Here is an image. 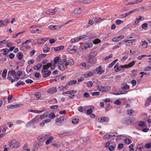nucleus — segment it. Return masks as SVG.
Returning a JSON list of instances; mask_svg holds the SVG:
<instances>
[{
    "label": "nucleus",
    "instance_id": "nucleus-46",
    "mask_svg": "<svg viewBox=\"0 0 151 151\" xmlns=\"http://www.w3.org/2000/svg\"><path fill=\"white\" fill-rule=\"evenodd\" d=\"M31 42L30 40H27L24 42H23L22 45V47H25L26 44H28Z\"/></svg>",
    "mask_w": 151,
    "mask_h": 151
},
{
    "label": "nucleus",
    "instance_id": "nucleus-33",
    "mask_svg": "<svg viewBox=\"0 0 151 151\" xmlns=\"http://www.w3.org/2000/svg\"><path fill=\"white\" fill-rule=\"evenodd\" d=\"M77 81L76 80H72L69 81L67 83V85L71 86L74 84L77 83Z\"/></svg>",
    "mask_w": 151,
    "mask_h": 151
},
{
    "label": "nucleus",
    "instance_id": "nucleus-5",
    "mask_svg": "<svg viewBox=\"0 0 151 151\" xmlns=\"http://www.w3.org/2000/svg\"><path fill=\"white\" fill-rule=\"evenodd\" d=\"M96 59L95 58H89L87 62L88 66L89 67L93 66L96 63Z\"/></svg>",
    "mask_w": 151,
    "mask_h": 151
},
{
    "label": "nucleus",
    "instance_id": "nucleus-36",
    "mask_svg": "<svg viewBox=\"0 0 151 151\" xmlns=\"http://www.w3.org/2000/svg\"><path fill=\"white\" fill-rule=\"evenodd\" d=\"M93 74L94 73L93 72H88L87 73L84 74V76L85 78H87L89 76H92L93 75Z\"/></svg>",
    "mask_w": 151,
    "mask_h": 151
},
{
    "label": "nucleus",
    "instance_id": "nucleus-10",
    "mask_svg": "<svg viewBox=\"0 0 151 151\" xmlns=\"http://www.w3.org/2000/svg\"><path fill=\"white\" fill-rule=\"evenodd\" d=\"M109 119L107 117L104 116L98 119V121L99 122H108L109 121Z\"/></svg>",
    "mask_w": 151,
    "mask_h": 151
},
{
    "label": "nucleus",
    "instance_id": "nucleus-48",
    "mask_svg": "<svg viewBox=\"0 0 151 151\" xmlns=\"http://www.w3.org/2000/svg\"><path fill=\"white\" fill-rule=\"evenodd\" d=\"M93 85L92 82L91 81H89L87 83V86L88 88H91L92 87Z\"/></svg>",
    "mask_w": 151,
    "mask_h": 151
},
{
    "label": "nucleus",
    "instance_id": "nucleus-16",
    "mask_svg": "<svg viewBox=\"0 0 151 151\" xmlns=\"http://www.w3.org/2000/svg\"><path fill=\"white\" fill-rule=\"evenodd\" d=\"M96 71L97 72V73L101 74L102 73L104 72V71L101 69V66H99L97 67L96 70Z\"/></svg>",
    "mask_w": 151,
    "mask_h": 151
},
{
    "label": "nucleus",
    "instance_id": "nucleus-8",
    "mask_svg": "<svg viewBox=\"0 0 151 151\" xmlns=\"http://www.w3.org/2000/svg\"><path fill=\"white\" fill-rule=\"evenodd\" d=\"M123 35H121L117 37H115L112 38V41L114 42H117L123 39L124 37Z\"/></svg>",
    "mask_w": 151,
    "mask_h": 151
},
{
    "label": "nucleus",
    "instance_id": "nucleus-59",
    "mask_svg": "<svg viewBox=\"0 0 151 151\" xmlns=\"http://www.w3.org/2000/svg\"><path fill=\"white\" fill-rule=\"evenodd\" d=\"M123 21L119 19H117L116 21V24L117 25H119L123 23Z\"/></svg>",
    "mask_w": 151,
    "mask_h": 151
},
{
    "label": "nucleus",
    "instance_id": "nucleus-61",
    "mask_svg": "<svg viewBox=\"0 0 151 151\" xmlns=\"http://www.w3.org/2000/svg\"><path fill=\"white\" fill-rule=\"evenodd\" d=\"M79 119H73L72 121V123L74 124H76L78 123Z\"/></svg>",
    "mask_w": 151,
    "mask_h": 151
},
{
    "label": "nucleus",
    "instance_id": "nucleus-12",
    "mask_svg": "<svg viewBox=\"0 0 151 151\" xmlns=\"http://www.w3.org/2000/svg\"><path fill=\"white\" fill-rule=\"evenodd\" d=\"M93 45V44L92 43L87 42L85 44L84 46H82V47L83 49L86 50L87 48L92 47Z\"/></svg>",
    "mask_w": 151,
    "mask_h": 151
},
{
    "label": "nucleus",
    "instance_id": "nucleus-3",
    "mask_svg": "<svg viewBox=\"0 0 151 151\" xmlns=\"http://www.w3.org/2000/svg\"><path fill=\"white\" fill-rule=\"evenodd\" d=\"M20 143L15 140H13L9 144V146L11 148H18L20 146Z\"/></svg>",
    "mask_w": 151,
    "mask_h": 151
},
{
    "label": "nucleus",
    "instance_id": "nucleus-21",
    "mask_svg": "<svg viewBox=\"0 0 151 151\" xmlns=\"http://www.w3.org/2000/svg\"><path fill=\"white\" fill-rule=\"evenodd\" d=\"M67 62L68 64V65L72 66L74 64V61L71 58H69L68 60H67Z\"/></svg>",
    "mask_w": 151,
    "mask_h": 151
},
{
    "label": "nucleus",
    "instance_id": "nucleus-30",
    "mask_svg": "<svg viewBox=\"0 0 151 151\" xmlns=\"http://www.w3.org/2000/svg\"><path fill=\"white\" fill-rule=\"evenodd\" d=\"M47 55L45 54H41L37 58V59L39 61H40L41 59L44 58Z\"/></svg>",
    "mask_w": 151,
    "mask_h": 151
},
{
    "label": "nucleus",
    "instance_id": "nucleus-35",
    "mask_svg": "<svg viewBox=\"0 0 151 151\" xmlns=\"http://www.w3.org/2000/svg\"><path fill=\"white\" fill-rule=\"evenodd\" d=\"M142 44L141 45L144 48H146L148 45V43L146 41L144 40L143 41H142Z\"/></svg>",
    "mask_w": 151,
    "mask_h": 151
},
{
    "label": "nucleus",
    "instance_id": "nucleus-14",
    "mask_svg": "<svg viewBox=\"0 0 151 151\" xmlns=\"http://www.w3.org/2000/svg\"><path fill=\"white\" fill-rule=\"evenodd\" d=\"M22 104H17L14 105H9L7 106V108L9 109L11 108L12 109H13L15 108H17L19 107L20 106H22Z\"/></svg>",
    "mask_w": 151,
    "mask_h": 151
},
{
    "label": "nucleus",
    "instance_id": "nucleus-4",
    "mask_svg": "<svg viewBox=\"0 0 151 151\" xmlns=\"http://www.w3.org/2000/svg\"><path fill=\"white\" fill-rule=\"evenodd\" d=\"M51 135V134L49 133H48L45 135L43 134L39 136L37 138V139L39 141H42L43 142L46 139H47Z\"/></svg>",
    "mask_w": 151,
    "mask_h": 151
},
{
    "label": "nucleus",
    "instance_id": "nucleus-34",
    "mask_svg": "<svg viewBox=\"0 0 151 151\" xmlns=\"http://www.w3.org/2000/svg\"><path fill=\"white\" fill-rule=\"evenodd\" d=\"M42 31L41 30H40V29H37L35 30L31 31V33L34 34L37 32L39 34H41L42 33Z\"/></svg>",
    "mask_w": 151,
    "mask_h": 151
},
{
    "label": "nucleus",
    "instance_id": "nucleus-50",
    "mask_svg": "<svg viewBox=\"0 0 151 151\" xmlns=\"http://www.w3.org/2000/svg\"><path fill=\"white\" fill-rule=\"evenodd\" d=\"M81 65L85 69H88L89 67L88 66V64H87V65H86V63L84 62H82L81 63Z\"/></svg>",
    "mask_w": 151,
    "mask_h": 151
},
{
    "label": "nucleus",
    "instance_id": "nucleus-17",
    "mask_svg": "<svg viewBox=\"0 0 151 151\" xmlns=\"http://www.w3.org/2000/svg\"><path fill=\"white\" fill-rule=\"evenodd\" d=\"M47 139L45 142V144L46 145H48L50 144L51 142L54 139V138L53 137L50 135Z\"/></svg>",
    "mask_w": 151,
    "mask_h": 151
},
{
    "label": "nucleus",
    "instance_id": "nucleus-20",
    "mask_svg": "<svg viewBox=\"0 0 151 151\" xmlns=\"http://www.w3.org/2000/svg\"><path fill=\"white\" fill-rule=\"evenodd\" d=\"M61 145V143L59 142H54L51 145H53L55 148L59 147Z\"/></svg>",
    "mask_w": 151,
    "mask_h": 151
},
{
    "label": "nucleus",
    "instance_id": "nucleus-9",
    "mask_svg": "<svg viewBox=\"0 0 151 151\" xmlns=\"http://www.w3.org/2000/svg\"><path fill=\"white\" fill-rule=\"evenodd\" d=\"M57 11V9L55 8L53 9H50L46 11V13L47 14L53 15Z\"/></svg>",
    "mask_w": 151,
    "mask_h": 151
},
{
    "label": "nucleus",
    "instance_id": "nucleus-43",
    "mask_svg": "<svg viewBox=\"0 0 151 151\" xmlns=\"http://www.w3.org/2000/svg\"><path fill=\"white\" fill-rule=\"evenodd\" d=\"M51 66V63H47L46 65H43V68L42 69H45V70H48L47 69L49 68Z\"/></svg>",
    "mask_w": 151,
    "mask_h": 151
},
{
    "label": "nucleus",
    "instance_id": "nucleus-56",
    "mask_svg": "<svg viewBox=\"0 0 151 151\" xmlns=\"http://www.w3.org/2000/svg\"><path fill=\"white\" fill-rule=\"evenodd\" d=\"M3 51H4L3 55H6L9 52L8 49L6 48L3 49Z\"/></svg>",
    "mask_w": 151,
    "mask_h": 151
},
{
    "label": "nucleus",
    "instance_id": "nucleus-54",
    "mask_svg": "<svg viewBox=\"0 0 151 151\" xmlns=\"http://www.w3.org/2000/svg\"><path fill=\"white\" fill-rule=\"evenodd\" d=\"M34 148L33 150L34 151H36L39 148V146L38 145L37 143H35L34 145Z\"/></svg>",
    "mask_w": 151,
    "mask_h": 151
},
{
    "label": "nucleus",
    "instance_id": "nucleus-24",
    "mask_svg": "<svg viewBox=\"0 0 151 151\" xmlns=\"http://www.w3.org/2000/svg\"><path fill=\"white\" fill-rule=\"evenodd\" d=\"M64 117H60L58 118H57L55 119L56 123H61L64 120Z\"/></svg>",
    "mask_w": 151,
    "mask_h": 151
},
{
    "label": "nucleus",
    "instance_id": "nucleus-37",
    "mask_svg": "<svg viewBox=\"0 0 151 151\" xmlns=\"http://www.w3.org/2000/svg\"><path fill=\"white\" fill-rule=\"evenodd\" d=\"M25 84L24 82L21 81H19L17 82V84L15 85V86L16 87H18L21 85L23 86Z\"/></svg>",
    "mask_w": 151,
    "mask_h": 151
},
{
    "label": "nucleus",
    "instance_id": "nucleus-58",
    "mask_svg": "<svg viewBox=\"0 0 151 151\" xmlns=\"http://www.w3.org/2000/svg\"><path fill=\"white\" fill-rule=\"evenodd\" d=\"M100 93L99 92L96 91V92H95L92 93H91V95L92 96H96L99 95L100 94Z\"/></svg>",
    "mask_w": 151,
    "mask_h": 151
},
{
    "label": "nucleus",
    "instance_id": "nucleus-57",
    "mask_svg": "<svg viewBox=\"0 0 151 151\" xmlns=\"http://www.w3.org/2000/svg\"><path fill=\"white\" fill-rule=\"evenodd\" d=\"M124 142L127 145H129L132 143V141L128 139H126L124 140Z\"/></svg>",
    "mask_w": 151,
    "mask_h": 151
},
{
    "label": "nucleus",
    "instance_id": "nucleus-42",
    "mask_svg": "<svg viewBox=\"0 0 151 151\" xmlns=\"http://www.w3.org/2000/svg\"><path fill=\"white\" fill-rule=\"evenodd\" d=\"M142 17L141 16H139L137 18L135 21L134 24V25H137L139 22V21H140L141 20H142Z\"/></svg>",
    "mask_w": 151,
    "mask_h": 151
},
{
    "label": "nucleus",
    "instance_id": "nucleus-38",
    "mask_svg": "<svg viewBox=\"0 0 151 151\" xmlns=\"http://www.w3.org/2000/svg\"><path fill=\"white\" fill-rule=\"evenodd\" d=\"M60 61L59 57L58 56H57L54 58V60L52 62L56 65L57 63L59 62Z\"/></svg>",
    "mask_w": 151,
    "mask_h": 151
},
{
    "label": "nucleus",
    "instance_id": "nucleus-60",
    "mask_svg": "<svg viewBox=\"0 0 151 151\" xmlns=\"http://www.w3.org/2000/svg\"><path fill=\"white\" fill-rule=\"evenodd\" d=\"M109 136V133L106 134L103 137V139H110Z\"/></svg>",
    "mask_w": 151,
    "mask_h": 151
},
{
    "label": "nucleus",
    "instance_id": "nucleus-51",
    "mask_svg": "<svg viewBox=\"0 0 151 151\" xmlns=\"http://www.w3.org/2000/svg\"><path fill=\"white\" fill-rule=\"evenodd\" d=\"M101 42V40L99 39H95L93 42V43L95 44L96 45L100 43Z\"/></svg>",
    "mask_w": 151,
    "mask_h": 151
},
{
    "label": "nucleus",
    "instance_id": "nucleus-63",
    "mask_svg": "<svg viewBox=\"0 0 151 151\" xmlns=\"http://www.w3.org/2000/svg\"><path fill=\"white\" fill-rule=\"evenodd\" d=\"M41 94L39 92H37L35 94V96L36 98L39 99L41 97Z\"/></svg>",
    "mask_w": 151,
    "mask_h": 151
},
{
    "label": "nucleus",
    "instance_id": "nucleus-53",
    "mask_svg": "<svg viewBox=\"0 0 151 151\" xmlns=\"http://www.w3.org/2000/svg\"><path fill=\"white\" fill-rule=\"evenodd\" d=\"M7 41H8L6 40L0 41V46H3L4 44L7 43Z\"/></svg>",
    "mask_w": 151,
    "mask_h": 151
},
{
    "label": "nucleus",
    "instance_id": "nucleus-45",
    "mask_svg": "<svg viewBox=\"0 0 151 151\" xmlns=\"http://www.w3.org/2000/svg\"><path fill=\"white\" fill-rule=\"evenodd\" d=\"M7 71V69H5L3 71L2 74V76L3 78H5L6 77Z\"/></svg>",
    "mask_w": 151,
    "mask_h": 151
},
{
    "label": "nucleus",
    "instance_id": "nucleus-31",
    "mask_svg": "<svg viewBox=\"0 0 151 151\" xmlns=\"http://www.w3.org/2000/svg\"><path fill=\"white\" fill-rule=\"evenodd\" d=\"M82 11L80 8H78L75 9L74 13L76 14H79L81 13Z\"/></svg>",
    "mask_w": 151,
    "mask_h": 151
},
{
    "label": "nucleus",
    "instance_id": "nucleus-41",
    "mask_svg": "<svg viewBox=\"0 0 151 151\" xmlns=\"http://www.w3.org/2000/svg\"><path fill=\"white\" fill-rule=\"evenodd\" d=\"M150 56H151V55H146L144 54V55H141L138 56L137 58V59L138 60H140L141 59H142V58H144L145 57H150Z\"/></svg>",
    "mask_w": 151,
    "mask_h": 151
},
{
    "label": "nucleus",
    "instance_id": "nucleus-18",
    "mask_svg": "<svg viewBox=\"0 0 151 151\" xmlns=\"http://www.w3.org/2000/svg\"><path fill=\"white\" fill-rule=\"evenodd\" d=\"M64 46L63 45H62L60 46H58L55 47H53L54 50L55 52H57L60 50H62L64 49Z\"/></svg>",
    "mask_w": 151,
    "mask_h": 151
},
{
    "label": "nucleus",
    "instance_id": "nucleus-29",
    "mask_svg": "<svg viewBox=\"0 0 151 151\" xmlns=\"http://www.w3.org/2000/svg\"><path fill=\"white\" fill-rule=\"evenodd\" d=\"M150 101H151V96L149 97L147 99L145 104V106L147 107L149 105Z\"/></svg>",
    "mask_w": 151,
    "mask_h": 151
},
{
    "label": "nucleus",
    "instance_id": "nucleus-11",
    "mask_svg": "<svg viewBox=\"0 0 151 151\" xmlns=\"http://www.w3.org/2000/svg\"><path fill=\"white\" fill-rule=\"evenodd\" d=\"M57 91V88L55 87H52L49 88L47 91V92L50 94H52L56 93Z\"/></svg>",
    "mask_w": 151,
    "mask_h": 151
},
{
    "label": "nucleus",
    "instance_id": "nucleus-27",
    "mask_svg": "<svg viewBox=\"0 0 151 151\" xmlns=\"http://www.w3.org/2000/svg\"><path fill=\"white\" fill-rule=\"evenodd\" d=\"M93 19L96 23L101 22L104 20V19L98 17H93Z\"/></svg>",
    "mask_w": 151,
    "mask_h": 151
},
{
    "label": "nucleus",
    "instance_id": "nucleus-62",
    "mask_svg": "<svg viewBox=\"0 0 151 151\" xmlns=\"http://www.w3.org/2000/svg\"><path fill=\"white\" fill-rule=\"evenodd\" d=\"M151 66L150 67L149 66H147L144 69V70L145 71H150L151 70Z\"/></svg>",
    "mask_w": 151,
    "mask_h": 151
},
{
    "label": "nucleus",
    "instance_id": "nucleus-52",
    "mask_svg": "<svg viewBox=\"0 0 151 151\" xmlns=\"http://www.w3.org/2000/svg\"><path fill=\"white\" fill-rule=\"evenodd\" d=\"M9 21L8 19H6L4 21H3V22L2 23L3 26H6L9 23Z\"/></svg>",
    "mask_w": 151,
    "mask_h": 151
},
{
    "label": "nucleus",
    "instance_id": "nucleus-1",
    "mask_svg": "<svg viewBox=\"0 0 151 151\" xmlns=\"http://www.w3.org/2000/svg\"><path fill=\"white\" fill-rule=\"evenodd\" d=\"M68 66L67 60L65 59L60 60L58 63V67L62 71H64Z\"/></svg>",
    "mask_w": 151,
    "mask_h": 151
},
{
    "label": "nucleus",
    "instance_id": "nucleus-40",
    "mask_svg": "<svg viewBox=\"0 0 151 151\" xmlns=\"http://www.w3.org/2000/svg\"><path fill=\"white\" fill-rule=\"evenodd\" d=\"M118 60L117 59H116L111 63L109 64L108 66V68H111Z\"/></svg>",
    "mask_w": 151,
    "mask_h": 151
},
{
    "label": "nucleus",
    "instance_id": "nucleus-28",
    "mask_svg": "<svg viewBox=\"0 0 151 151\" xmlns=\"http://www.w3.org/2000/svg\"><path fill=\"white\" fill-rule=\"evenodd\" d=\"M143 144H141L137 145L135 151H141V149L143 148Z\"/></svg>",
    "mask_w": 151,
    "mask_h": 151
},
{
    "label": "nucleus",
    "instance_id": "nucleus-26",
    "mask_svg": "<svg viewBox=\"0 0 151 151\" xmlns=\"http://www.w3.org/2000/svg\"><path fill=\"white\" fill-rule=\"evenodd\" d=\"M136 40L135 39L132 40H128L127 41H128L127 44H126V45L128 46H131L132 45L133 42Z\"/></svg>",
    "mask_w": 151,
    "mask_h": 151
},
{
    "label": "nucleus",
    "instance_id": "nucleus-49",
    "mask_svg": "<svg viewBox=\"0 0 151 151\" xmlns=\"http://www.w3.org/2000/svg\"><path fill=\"white\" fill-rule=\"evenodd\" d=\"M50 50V48L47 47H44L42 49L43 52L45 53L49 52Z\"/></svg>",
    "mask_w": 151,
    "mask_h": 151
},
{
    "label": "nucleus",
    "instance_id": "nucleus-64",
    "mask_svg": "<svg viewBox=\"0 0 151 151\" xmlns=\"http://www.w3.org/2000/svg\"><path fill=\"white\" fill-rule=\"evenodd\" d=\"M145 147L147 149H149L151 147V144L150 143L146 144L145 145Z\"/></svg>",
    "mask_w": 151,
    "mask_h": 151
},
{
    "label": "nucleus",
    "instance_id": "nucleus-55",
    "mask_svg": "<svg viewBox=\"0 0 151 151\" xmlns=\"http://www.w3.org/2000/svg\"><path fill=\"white\" fill-rule=\"evenodd\" d=\"M129 86L128 85H126L122 87V90H125L129 89Z\"/></svg>",
    "mask_w": 151,
    "mask_h": 151
},
{
    "label": "nucleus",
    "instance_id": "nucleus-39",
    "mask_svg": "<svg viewBox=\"0 0 151 151\" xmlns=\"http://www.w3.org/2000/svg\"><path fill=\"white\" fill-rule=\"evenodd\" d=\"M36 122H35V121H34V120L33 119L32 120H31L29 122L27 123L26 124V126L27 127H29L30 125L34 124Z\"/></svg>",
    "mask_w": 151,
    "mask_h": 151
},
{
    "label": "nucleus",
    "instance_id": "nucleus-22",
    "mask_svg": "<svg viewBox=\"0 0 151 151\" xmlns=\"http://www.w3.org/2000/svg\"><path fill=\"white\" fill-rule=\"evenodd\" d=\"M50 121L51 120L50 119H47L43 120L42 122L40 123V125L41 127H43L45 124L50 122Z\"/></svg>",
    "mask_w": 151,
    "mask_h": 151
},
{
    "label": "nucleus",
    "instance_id": "nucleus-15",
    "mask_svg": "<svg viewBox=\"0 0 151 151\" xmlns=\"http://www.w3.org/2000/svg\"><path fill=\"white\" fill-rule=\"evenodd\" d=\"M96 87L98 91L102 92H105V86H103L100 85H97Z\"/></svg>",
    "mask_w": 151,
    "mask_h": 151
},
{
    "label": "nucleus",
    "instance_id": "nucleus-23",
    "mask_svg": "<svg viewBox=\"0 0 151 151\" xmlns=\"http://www.w3.org/2000/svg\"><path fill=\"white\" fill-rule=\"evenodd\" d=\"M97 55V52L96 51L92 52H91L89 56V58H94L93 57L96 56Z\"/></svg>",
    "mask_w": 151,
    "mask_h": 151
},
{
    "label": "nucleus",
    "instance_id": "nucleus-47",
    "mask_svg": "<svg viewBox=\"0 0 151 151\" xmlns=\"http://www.w3.org/2000/svg\"><path fill=\"white\" fill-rule=\"evenodd\" d=\"M135 63V61H133L129 63L128 65L126 64V65H127V68L132 67L134 65Z\"/></svg>",
    "mask_w": 151,
    "mask_h": 151
},
{
    "label": "nucleus",
    "instance_id": "nucleus-32",
    "mask_svg": "<svg viewBox=\"0 0 151 151\" xmlns=\"http://www.w3.org/2000/svg\"><path fill=\"white\" fill-rule=\"evenodd\" d=\"M114 68L116 69L115 71L116 72H118L121 70L120 69H119V63H118L115 65Z\"/></svg>",
    "mask_w": 151,
    "mask_h": 151
},
{
    "label": "nucleus",
    "instance_id": "nucleus-44",
    "mask_svg": "<svg viewBox=\"0 0 151 151\" xmlns=\"http://www.w3.org/2000/svg\"><path fill=\"white\" fill-rule=\"evenodd\" d=\"M49 114L48 112H45L42 115L40 116V119H42L47 116Z\"/></svg>",
    "mask_w": 151,
    "mask_h": 151
},
{
    "label": "nucleus",
    "instance_id": "nucleus-2",
    "mask_svg": "<svg viewBox=\"0 0 151 151\" xmlns=\"http://www.w3.org/2000/svg\"><path fill=\"white\" fill-rule=\"evenodd\" d=\"M77 46L73 44H70L67 48V51L71 54L75 53L76 51Z\"/></svg>",
    "mask_w": 151,
    "mask_h": 151
},
{
    "label": "nucleus",
    "instance_id": "nucleus-25",
    "mask_svg": "<svg viewBox=\"0 0 151 151\" xmlns=\"http://www.w3.org/2000/svg\"><path fill=\"white\" fill-rule=\"evenodd\" d=\"M42 65L41 63H39L37 65L34 66L33 68L36 70H39L41 68Z\"/></svg>",
    "mask_w": 151,
    "mask_h": 151
},
{
    "label": "nucleus",
    "instance_id": "nucleus-19",
    "mask_svg": "<svg viewBox=\"0 0 151 151\" xmlns=\"http://www.w3.org/2000/svg\"><path fill=\"white\" fill-rule=\"evenodd\" d=\"M81 40V38L79 37H77L74 38H72L70 41L71 43H74L78 42Z\"/></svg>",
    "mask_w": 151,
    "mask_h": 151
},
{
    "label": "nucleus",
    "instance_id": "nucleus-6",
    "mask_svg": "<svg viewBox=\"0 0 151 151\" xmlns=\"http://www.w3.org/2000/svg\"><path fill=\"white\" fill-rule=\"evenodd\" d=\"M42 74L44 78H46L49 76L51 74V72L50 70H45L44 69H42Z\"/></svg>",
    "mask_w": 151,
    "mask_h": 151
},
{
    "label": "nucleus",
    "instance_id": "nucleus-7",
    "mask_svg": "<svg viewBox=\"0 0 151 151\" xmlns=\"http://www.w3.org/2000/svg\"><path fill=\"white\" fill-rule=\"evenodd\" d=\"M48 38H39L37 40L36 43L37 44H43L46 41H47Z\"/></svg>",
    "mask_w": 151,
    "mask_h": 151
},
{
    "label": "nucleus",
    "instance_id": "nucleus-13",
    "mask_svg": "<svg viewBox=\"0 0 151 151\" xmlns=\"http://www.w3.org/2000/svg\"><path fill=\"white\" fill-rule=\"evenodd\" d=\"M122 122L125 124H131L132 122L130 121L129 119L128 118H124L122 121Z\"/></svg>",
    "mask_w": 151,
    "mask_h": 151
}]
</instances>
